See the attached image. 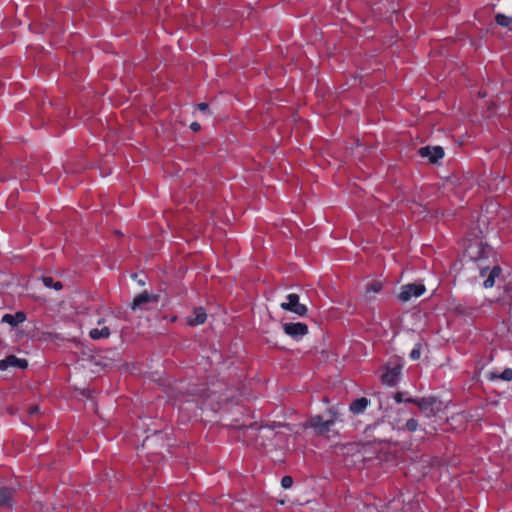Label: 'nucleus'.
<instances>
[{
    "label": "nucleus",
    "mask_w": 512,
    "mask_h": 512,
    "mask_svg": "<svg viewBox=\"0 0 512 512\" xmlns=\"http://www.w3.org/2000/svg\"><path fill=\"white\" fill-rule=\"evenodd\" d=\"M492 252L490 246L485 244L480 239H475L469 242L465 249L466 255L473 261H478L488 257V255Z\"/></svg>",
    "instance_id": "1"
},
{
    "label": "nucleus",
    "mask_w": 512,
    "mask_h": 512,
    "mask_svg": "<svg viewBox=\"0 0 512 512\" xmlns=\"http://www.w3.org/2000/svg\"><path fill=\"white\" fill-rule=\"evenodd\" d=\"M36 411H37V407H34V408L32 409V411H31V413H34V412H36Z\"/></svg>",
    "instance_id": "29"
},
{
    "label": "nucleus",
    "mask_w": 512,
    "mask_h": 512,
    "mask_svg": "<svg viewBox=\"0 0 512 512\" xmlns=\"http://www.w3.org/2000/svg\"><path fill=\"white\" fill-rule=\"evenodd\" d=\"M496 377L505 381H510L512 380V369L506 368L499 376Z\"/></svg>",
    "instance_id": "23"
},
{
    "label": "nucleus",
    "mask_w": 512,
    "mask_h": 512,
    "mask_svg": "<svg viewBox=\"0 0 512 512\" xmlns=\"http://www.w3.org/2000/svg\"><path fill=\"white\" fill-rule=\"evenodd\" d=\"M421 348H422V346L419 343L414 346V348L410 352V358L412 360H418L420 358V356H421Z\"/></svg>",
    "instance_id": "21"
},
{
    "label": "nucleus",
    "mask_w": 512,
    "mask_h": 512,
    "mask_svg": "<svg viewBox=\"0 0 512 512\" xmlns=\"http://www.w3.org/2000/svg\"><path fill=\"white\" fill-rule=\"evenodd\" d=\"M426 291V288L421 283H411L402 286L401 292L398 296L399 300L402 302H408L412 298L420 297L424 292Z\"/></svg>",
    "instance_id": "4"
},
{
    "label": "nucleus",
    "mask_w": 512,
    "mask_h": 512,
    "mask_svg": "<svg viewBox=\"0 0 512 512\" xmlns=\"http://www.w3.org/2000/svg\"><path fill=\"white\" fill-rule=\"evenodd\" d=\"M42 281H43V284L48 288H53L55 290H61L63 287L61 282L54 281L52 277H43Z\"/></svg>",
    "instance_id": "17"
},
{
    "label": "nucleus",
    "mask_w": 512,
    "mask_h": 512,
    "mask_svg": "<svg viewBox=\"0 0 512 512\" xmlns=\"http://www.w3.org/2000/svg\"><path fill=\"white\" fill-rule=\"evenodd\" d=\"M207 314L202 307L195 308L193 316L187 318V324L190 326L201 325L206 321Z\"/></svg>",
    "instance_id": "12"
},
{
    "label": "nucleus",
    "mask_w": 512,
    "mask_h": 512,
    "mask_svg": "<svg viewBox=\"0 0 512 512\" xmlns=\"http://www.w3.org/2000/svg\"><path fill=\"white\" fill-rule=\"evenodd\" d=\"M401 374V367L395 366L392 368H387L385 373L382 375V382L388 386H394L398 382V379Z\"/></svg>",
    "instance_id": "11"
},
{
    "label": "nucleus",
    "mask_w": 512,
    "mask_h": 512,
    "mask_svg": "<svg viewBox=\"0 0 512 512\" xmlns=\"http://www.w3.org/2000/svg\"><path fill=\"white\" fill-rule=\"evenodd\" d=\"M97 324L101 326V328H93L89 332V336L93 340L107 339L111 332L109 327L106 325V320L101 318L98 320Z\"/></svg>",
    "instance_id": "10"
},
{
    "label": "nucleus",
    "mask_w": 512,
    "mask_h": 512,
    "mask_svg": "<svg viewBox=\"0 0 512 512\" xmlns=\"http://www.w3.org/2000/svg\"><path fill=\"white\" fill-rule=\"evenodd\" d=\"M382 289V284L379 281H373L367 285L365 294L369 296L370 293H378Z\"/></svg>",
    "instance_id": "18"
},
{
    "label": "nucleus",
    "mask_w": 512,
    "mask_h": 512,
    "mask_svg": "<svg viewBox=\"0 0 512 512\" xmlns=\"http://www.w3.org/2000/svg\"><path fill=\"white\" fill-rule=\"evenodd\" d=\"M190 128H191L192 131L198 132L201 129V126H200V124L198 122H192L190 124Z\"/></svg>",
    "instance_id": "27"
},
{
    "label": "nucleus",
    "mask_w": 512,
    "mask_h": 512,
    "mask_svg": "<svg viewBox=\"0 0 512 512\" xmlns=\"http://www.w3.org/2000/svg\"><path fill=\"white\" fill-rule=\"evenodd\" d=\"M363 512H379V511L377 510V508L374 505L368 504V505L364 506Z\"/></svg>",
    "instance_id": "26"
},
{
    "label": "nucleus",
    "mask_w": 512,
    "mask_h": 512,
    "mask_svg": "<svg viewBox=\"0 0 512 512\" xmlns=\"http://www.w3.org/2000/svg\"><path fill=\"white\" fill-rule=\"evenodd\" d=\"M394 399L397 403L408 402L409 398H404V393L398 392L395 394Z\"/></svg>",
    "instance_id": "25"
},
{
    "label": "nucleus",
    "mask_w": 512,
    "mask_h": 512,
    "mask_svg": "<svg viewBox=\"0 0 512 512\" xmlns=\"http://www.w3.org/2000/svg\"><path fill=\"white\" fill-rule=\"evenodd\" d=\"M273 434V429L267 426H261L259 428L258 437L269 438Z\"/></svg>",
    "instance_id": "20"
},
{
    "label": "nucleus",
    "mask_w": 512,
    "mask_h": 512,
    "mask_svg": "<svg viewBox=\"0 0 512 512\" xmlns=\"http://www.w3.org/2000/svg\"><path fill=\"white\" fill-rule=\"evenodd\" d=\"M407 401L416 404L427 417L435 416L441 410V403L434 398H409Z\"/></svg>",
    "instance_id": "2"
},
{
    "label": "nucleus",
    "mask_w": 512,
    "mask_h": 512,
    "mask_svg": "<svg viewBox=\"0 0 512 512\" xmlns=\"http://www.w3.org/2000/svg\"><path fill=\"white\" fill-rule=\"evenodd\" d=\"M368 399L362 397L354 400L350 405V411L354 414L362 413L368 406Z\"/></svg>",
    "instance_id": "14"
},
{
    "label": "nucleus",
    "mask_w": 512,
    "mask_h": 512,
    "mask_svg": "<svg viewBox=\"0 0 512 512\" xmlns=\"http://www.w3.org/2000/svg\"><path fill=\"white\" fill-rule=\"evenodd\" d=\"M292 484H293V479L290 476H284L281 479V485L284 489L290 488L292 486Z\"/></svg>",
    "instance_id": "24"
},
{
    "label": "nucleus",
    "mask_w": 512,
    "mask_h": 512,
    "mask_svg": "<svg viewBox=\"0 0 512 512\" xmlns=\"http://www.w3.org/2000/svg\"><path fill=\"white\" fill-rule=\"evenodd\" d=\"M496 22L500 26L507 27L512 23V18H510L504 14H497Z\"/></svg>",
    "instance_id": "19"
},
{
    "label": "nucleus",
    "mask_w": 512,
    "mask_h": 512,
    "mask_svg": "<svg viewBox=\"0 0 512 512\" xmlns=\"http://www.w3.org/2000/svg\"><path fill=\"white\" fill-rule=\"evenodd\" d=\"M334 422H335V419H330V420L324 421L322 419V417L315 416L310 419L309 426L311 428H313L317 433L324 434L330 430V428H331V426H333Z\"/></svg>",
    "instance_id": "7"
},
{
    "label": "nucleus",
    "mask_w": 512,
    "mask_h": 512,
    "mask_svg": "<svg viewBox=\"0 0 512 512\" xmlns=\"http://www.w3.org/2000/svg\"><path fill=\"white\" fill-rule=\"evenodd\" d=\"M197 108L201 111H206L208 109V105L206 103H199Z\"/></svg>",
    "instance_id": "28"
},
{
    "label": "nucleus",
    "mask_w": 512,
    "mask_h": 512,
    "mask_svg": "<svg viewBox=\"0 0 512 512\" xmlns=\"http://www.w3.org/2000/svg\"><path fill=\"white\" fill-rule=\"evenodd\" d=\"M14 490L8 488L0 489V505L9 506L13 498Z\"/></svg>",
    "instance_id": "15"
},
{
    "label": "nucleus",
    "mask_w": 512,
    "mask_h": 512,
    "mask_svg": "<svg viewBox=\"0 0 512 512\" xmlns=\"http://www.w3.org/2000/svg\"><path fill=\"white\" fill-rule=\"evenodd\" d=\"M284 332L294 339H298L303 337L308 333V327L304 323H284L283 324Z\"/></svg>",
    "instance_id": "5"
},
{
    "label": "nucleus",
    "mask_w": 512,
    "mask_h": 512,
    "mask_svg": "<svg viewBox=\"0 0 512 512\" xmlns=\"http://www.w3.org/2000/svg\"><path fill=\"white\" fill-rule=\"evenodd\" d=\"M419 154L424 157L428 158L430 162L436 163L439 159L443 158L444 151L442 147L435 146V147H422L419 150Z\"/></svg>",
    "instance_id": "8"
},
{
    "label": "nucleus",
    "mask_w": 512,
    "mask_h": 512,
    "mask_svg": "<svg viewBox=\"0 0 512 512\" xmlns=\"http://www.w3.org/2000/svg\"><path fill=\"white\" fill-rule=\"evenodd\" d=\"M25 319L26 317L23 312H17L15 314H5L2 317V322L8 323L11 326H17L18 324L24 322Z\"/></svg>",
    "instance_id": "13"
},
{
    "label": "nucleus",
    "mask_w": 512,
    "mask_h": 512,
    "mask_svg": "<svg viewBox=\"0 0 512 512\" xmlns=\"http://www.w3.org/2000/svg\"><path fill=\"white\" fill-rule=\"evenodd\" d=\"M157 302L158 296L150 294L148 292H143L134 298L131 307L133 310L146 309L148 304Z\"/></svg>",
    "instance_id": "6"
},
{
    "label": "nucleus",
    "mask_w": 512,
    "mask_h": 512,
    "mask_svg": "<svg viewBox=\"0 0 512 512\" xmlns=\"http://www.w3.org/2000/svg\"><path fill=\"white\" fill-rule=\"evenodd\" d=\"M28 363L23 358H17L16 356L10 355L5 359L0 360V370H7L9 367H16L19 369H25Z\"/></svg>",
    "instance_id": "9"
},
{
    "label": "nucleus",
    "mask_w": 512,
    "mask_h": 512,
    "mask_svg": "<svg viewBox=\"0 0 512 512\" xmlns=\"http://www.w3.org/2000/svg\"><path fill=\"white\" fill-rule=\"evenodd\" d=\"M405 427H406V429H407L408 431H410V432H414V431H416V429H417V427H418V422H417V420H415V419L411 418V419H409V420L406 422Z\"/></svg>",
    "instance_id": "22"
},
{
    "label": "nucleus",
    "mask_w": 512,
    "mask_h": 512,
    "mask_svg": "<svg viewBox=\"0 0 512 512\" xmlns=\"http://www.w3.org/2000/svg\"><path fill=\"white\" fill-rule=\"evenodd\" d=\"M280 307L299 316H304L307 313V307L299 302V296L295 293L288 294L286 301L282 302Z\"/></svg>",
    "instance_id": "3"
},
{
    "label": "nucleus",
    "mask_w": 512,
    "mask_h": 512,
    "mask_svg": "<svg viewBox=\"0 0 512 512\" xmlns=\"http://www.w3.org/2000/svg\"><path fill=\"white\" fill-rule=\"evenodd\" d=\"M500 268L499 267H494L488 277L486 278V280L484 281L483 285L485 288H491L494 286L495 284V278L498 277L500 275Z\"/></svg>",
    "instance_id": "16"
}]
</instances>
